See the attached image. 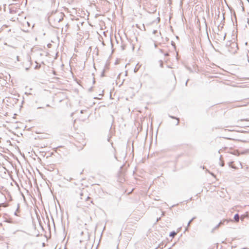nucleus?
<instances>
[{"label": "nucleus", "instance_id": "nucleus-1", "mask_svg": "<svg viewBox=\"0 0 249 249\" xmlns=\"http://www.w3.org/2000/svg\"><path fill=\"white\" fill-rule=\"evenodd\" d=\"M239 220V215L238 214H236L234 216V221L235 222H238Z\"/></svg>", "mask_w": 249, "mask_h": 249}, {"label": "nucleus", "instance_id": "nucleus-2", "mask_svg": "<svg viewBox=\"0 0 249 249\" xmlns=\"http://www.w3.org/2000/svg\"><path fill=\"white\" fill-rule=\"evenodd\" d=\"M177 234V232L175 231H172L170 233V236L172 237H174V236Z\"/></svg>", "mask_w": 249, "mask_h": 249}, {"label": "nucleus", "instance_id": "nucleus-3", "mask_svg": "<svg viewBox=\"0 0 249 249\" xmlns=\"http://www.w3.org/2000/svg\"><path fill=\"white\" fill-rule=\"evenodd\" d=\"M230 220H225L223 221V222H224L226 221L227 222H228Z\"/></svg>", "mask_w": 249, "mask_h": 249}, {"label": "nucleus", "instance_id": "nucleus-4", "mask_svg": "<svg viewBox=\"0 0 249 249\" xmlns=\"http://www.w3.org/2000/svg\"><path fill=\"white\" fill-rule=\"evenodd\" d=\"M241 219L242 220H244V217H243V216H241Z\"/></svg>", "mask_w": 249, "mask_h": 249}]
</instances>
